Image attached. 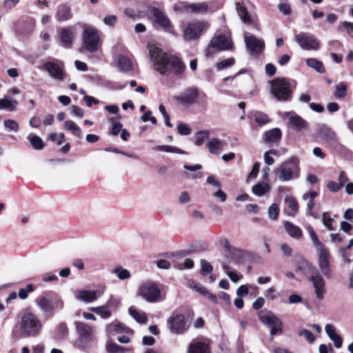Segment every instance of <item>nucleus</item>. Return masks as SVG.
<instances>
[{"instance_id":"dca6fc26","label":"nucleus","mask_w":353,"mask_h":353,"mask_svg":"<svg viewBox=\"0 0 353 353\" xmlns=\"http://www.w3.org/2000/svg\"><path fill=\"white\" fill-rule=\"evenodd\" d=\"M148 14L155 23L158 24L162 28L165 29L170 26L169 19L165 13L159 9L154 7L149 8Z\"/></svg>"},{"instance_id":"1a4fd4ad","label":"nucleus","mask_w":353,"mask_h":353,"mask_svg":"<svg viewBox=\"0 0 353 353\" xmlns=\"http://www.w3.org/2000/svg\"><path fill=\"white\" fill-rule=\"evenodd\" d=\"M304 265L311 270V274L308 276V279L312 284L316 297L319 300L323 299L326 293V289L323 276L316 272L314 268L310 263L305 262Z\"/></svg>"},{"instance_id":"c85d7f7f","label":"nucleus","mask_w":353,"mask_h":353,"mask_svg":"<svg viewBox=\"0 0 353 353\" xmlns=\"http://www.w3.org/2000/svg\"><path fill=\"white\" fill-rule=\"evenodd\" d=\"M117 65L119 70L123 72H129L134 68L132 60L125 55H120L118 57Z\"/></svg>"},{"instance_id":"6e6d98bb","label":"nucleus","mask_w":353,"mask_h":353,"mask_svg":"<svg viewBox=\"0 0 353 353\" xmlns=\"http://www.w3.org/2000/svg\"><path fill=\"white\" fill-rule=\"evenodd\" d=\"M48 139L53 142H57V145H61L64 141V134L63 133H52L49 134Z\"/></svg>"},{"instance_id":"9b49d317","label":"nucleus","mask_w":353,"mask_h":353,"mask_svg":"<svg viewBox=\"0 0 353 353\" xmlns=\"http://www.w3.org/2000/svg\"><path fill=\"white\" fill-rule=\"evenodd\" d=\"M83 46L90 52H94L98 49L99 35L97 30L92 27L85 28L82 34Z\"/></svg>"},{"instance_id":"2eb2a0df","label":"nucleus","mask_w":353,"mask_h":353,"mask_svg":"<svg viewBox=\"0 0 353 353\" xmlns=\"http://www.w3.org/2000/svg\"><path fill=\"white\" fill-rule=\"evenodd\" d=\"M245 42L248 49L252 54H259L264 49L263 40L259 39L249 32L244 34Z\"/></svg>"},{"instance_id":"6e6552de","label":"nucleus","mask_w":353,"mask_h":353,"mask_svg":"<svg viewBox=\"0 0 353 353\" xmlns=\"http://www.w3.org/2000/svg\"><path fill=\"white\" fill-rule=\"evenodd\" d=\"M232 42L231 39L225 35L214 36L212 38L207 49L205 50V56L207 57H212L215 52L228 50L232 49Z\"/></svg>"},{"instance_id":"0eeeda50","label":"nucleus","mask_w":353,"mask_h":353,"mask_svg":"<svg viewBox=\"0 0 353 353\" xmlns=\"http://www.w3.org/2000/svg\"><path fill=\"white\" fill-rule=\"evenodd\" d=\"M137 294L149 303L159 302L162 299L159 288L152 281H146L140 285Z\"/></svg>"},{"instance_id":"79ce46f5","label":"nucleus","mask_w":353,"mask_h":353,"mask_svg":"<svg viewBox=\"0 0 353 353\" xmlns=\"http://www.w3.org/2000/svg\"><path fill=\"white\" fill-rule=\"evenodd\" d=\"M307 65L314 69L319 73H323L325 72V68L322 62L319 61L316 59L311 58L306 60Z\"/></svg>"},{"instance_id":"5701e85b","label":"nucleus","mask_w":353,"mask_h":353,"mask_svg":"<svg viewBox=\"0 0 353 353\" xmlns=\"http://www.w3.org/2000/svg\"><path fill=\"white\" fill-rule=\"evenodd\" d=\"M226 145V143L223 141L219 140L216 138H211L206 145L210 153L219 154L224 150Z\"/></svg>"},{"instance_id":"e2e57ef3","label":"nucleus","mask_w":353,"mask_h":353,"mask_svg":"<svg viewBox=\"0 0 353 353\" xmlns=\"http://www.w3.org/2000/svg\"><path fill=\"white\" fill-rule=\"evenodd\" d=\"M265 296L268 299L274 300V299H277L278 294L276 292L275 288L273 287H271L267 290V291L265 292Z\"/></svg>"},{"instance_id":"2f4dec72","label":"nucleus","mask_w":353,"mask_h":353,"mask_svg":"<svg viewBox=\"0 0 353 353\" xmlns=\"http://www.w3.org/2000/svg\"><path fill=\"white\" fill-rule=\"evenodd\" d=\"M72 17L70 8L65 5H60L57 8L56 18L59 21L70 19Z\"/></svg>"},{"instance_id":"f3484780","label":"nucleus","mask_w":353,"mask_h":353,"mask_svg":"<svg viewBox=\"0 0 353 353\" xmlns=\"http://www.w3.org/2000/svg\"><path fill=\"white\" fill-rule=\"evenodd\" d=\"M208 5L205 3H198L192 4L180 3L174 6L175 10H181L186 13H204L208 11Z\"/></svg>"},{"instance_id":"7ed1b4c3","label":"nucleus","mask_w":353,"mask_h":353,"mask_svg":"<svg viewBox=\"0 0 353 353\" xmlns=\"http://www.w3.org/2000/svg\"><path fill=\"white\" fill-rule=\"evenodd\" d=\"M274 174L276 179L282 182L297 179L300 174L299 159L296 157H291L274 169Z\"/></svg>"},{"instance_id":"c9c22d12","label":"nucleus","mask_w":353,"mask_h":353,"mask_svg":"<svg viewBox=\"0 0 353 353\" xmlns=\"http://www.w3.org/2000/svg\"><path fill=\"white\" fill-rule=\"evenodd\" d=\"M270 190V185L265 182H260L256 184L252 188V192L258 196H262Z\"/></svg>"},{"instance_id":"bf43d9fd","label":"nucleus","mask_w":353,"mask_h":353,"mask_svg":"<svg viewBox=\"0 0 353 353\" xmlns=\"http://www.w3.org/2000/svg\"><path fill=\"white\" fill-rule=\"evenodd\" d=\"M323 222L328 230H334V228L332 227L333 219L330 217L327 212H324L323 214Z\"/></svg>"},{"instance_id":"4c0bfd02","label":"nucleus","mask_w":353,"mask_h":353,"mask_svg":"<svg viewBox=\"0 0 353 353\" xmlns=\"http://www.w3.org/2000/svg\"><path fill=\"white\" fill-rule=\"evenodd\" d=\"M236 12L241 18V21L244 23H251L252 19L249 17L248 11L245 7H243L240 3L236 2L235 3Z\"/></svg>"},{"instance_id":"9d476101","label":"nucleus","mask_w":353,"mask_h":353,"mask_svg":"<svg viewBox=\"0 0 353 353\" xmlns=\"http://www.w3.org/2000/svg\"><path fill=\"white\" fill-rule=\"evenodd\" d=\"M209 27L208 22L194 21L188 23L183 30V37L185 40H196L199 39L202 33Z\"/></svg>"},{"instance_id":"20e7f679","label":"nucleus","mask_w":353,"mask_h":353,"mask_svg":"<svg viewBox=\"0 0 353 353\" xmlns=\"http://www.w3.org/2000/svg\"><path fill=\"white\" fill-rule=\"evenodd\" d=\"M271 93L279 101H287L291 100L292 90L296 86L293 80L285 78H276L270 82Z\"/></svg>"},{"instance_id":"49530a36","label":"nucleus","mask_w":353,"mask_h":353,"mask_svg":"<svg viewBox=\"0 0 353 353\" xmlns=\"http://www.w3.org/2000/svg\"><path fill=\"white\" fill-rule=\"evenodd\" d=\"M112 272L117 275L120 280H125L130 278V272L121 267H117L112 270Z\"/></svg>"},{"instance_id":"603ef678","label":"nucleus","mask_w":353,"mask_h":353,"mask_svg":"<svg viewBox=\"0 0 353 353\" xmlns=\"http://www.w3.org/2000/svg\"><path fill=\"white\" fill-rule=\"evenodd\" d=\"M4 126L8 131L17 132L19 130V124L13 119H6L4 121Z\"/></svg>"},{"instance_id":"423d86ee","label":"nucleus","mask_w":353,"mask_h":353,"mask_svg":"<svg viewBox=\"0 0 353 353\" xmlns=\"http://www.w3.org/2000/svg\"><path fill=\"white\" fill-rule=\"evenodd\" d=\"M21 332L26 337L37 336L42 329V323L32 313H27L22 316L20 322Z\"/></svg>"},{"instance_id":"774afa93","label":"nucleus","mask_w":353,"mask_h":353,"mask_svg":"<svg viewBox=\"0 0 353 353\" xmlns=\"http://www.w3.org/2000/svg\"><path fill=\"white\" fill-rule=\"evenodd\" d=\"M212 196L220 200L221 202H225L227 199L226 194L219 188L217 192H214Z\"/></svg>"},{"instance_id":"052dcab7","label":"nucleus","mask_w":353,"mask_h":353,"mask_svg":"<svg viewBox=\"0 0 353 353\" xmlns=\"http://www.w3.org/2000/svg\"><path fill=\"white\" fill-rule=\"evenodd\" d=\"M194 266V262L190 259H186L183 263H176L174 267L179 270H183L184 268H192Z\"/></svg>"},{"instance_id":"ea45409f","label":"nucleus","mask_w":353,"mask_h":353,"mask_svg":"<svg viewBox=\"0 0 353 353\" xmlns=\"http://www.w3.org/2000/svg\"><path fill=\"white\" fill-rule=\"evenodd\" d=\"M65 129L70 131L74 136L78 138L82 137L81 128L72 121H66L64 123Z\"/></svg>"},{"instance_id":"a19ab883","label":"nucleus","mask_w":353,"mask_h":353,"mask_svg":"<svg viewBox=\"0 0 353 353\" xmlns=\"http://www.w3.org/2000/svg\"><path fill=\"white\" fill-rule=\"evenodd\" d=\"M254 119L255 123L260 127L267 124L270 121L268 116L261 111H256L254 112Z\"/></svg>"},{"instance_id":"ddd939ff","label":"nucleus","mask_w":353,"mask_h":353,"mask_svg":"<svg viewBox=\"0 0 353 353\" xmlns=\"http://www.w3.org/2000/svg\"><path fill=\"white\" fill-rule=\"evenodd\" d=\"M168 326L169 330L175 334H182L188 329V325L183 314H176L170 316L168 320Z\"/></svg>"},{"instance_id":"6ab92c4d","label":"nucleus","mask_w":353,"mask_h":353,"mask_svg":"<svg viewBox=\"0 0 353 353\" xmlns=\"http://www.w3.org/2000/svg\"><path fill=\"white\" fill-rule=\"evenodd\" d=\"M318 136L330 145L336 146L338 144L335 132L326 125H323L319 128Z\"/></svg>"},{"instance_id":"aec40b11","label":"nucleus","mask_w":353,"mask_h":353,"mask_svg":"<svg viewBox=\"0 0 353 353\" xmlns=\"http://www.w3.org/2000/svg\"><path fill=\"white\" fill-rule=\"evenodd\" d=\"M288 114L289 124L294 130L301 132L308 129L307 123L299 115L293 112H289Z\"/></svg>"},{"instance_id":"bb28decb","label":"nucleus","mask_w":353,"mask_h":353,"mask_svg":"<svg viewBox=\"0 0 353 353\" xmlns=\"http://www.w3.org/2000/svg\"><path fill=\"white\" fill-rule=\"evenodd\" d=\"M106 331L109 333H130L132 332L130 328L117 321L108 324L106 325Z\"/></svg>"},{"instance_id":"864d4df0","label":"nucleus","mask_w":353,"mask_h":353,"mask_svg":"<svg viewBox=\"0 0 353 353\" xmlns=\"http://www.w3.org/2000/svg\"><path fill=\"white\" fill-rule=\"evenodd\" d=\"M268 216L270 219L276 220L278 218L279 213V208L277 204H272L268 209Z\"/></svg>"},{"instance_id":"4d7b16f0","label":"nucleus","mask_w":353,"mask_h":353,"mask_svg":"<svg viewBox=\"0 0 353 353\" xmlns=\"http://www.w3.org/2000/svg\"><path fill=\"white\" fill-rule=\"evenodd\" d=\"M200 263H201V271L202 274H208L212 271V270H213L212 266L206 260L201 259L200 261Z\"/></svg>"},{"instance_id":"f704fd0d","label":"nucleus","mask_w":353,"mask_h":353,"mask_svg":"<svg viewBox=\"0 0 353 353\" xmlns=\"http://www.w3.org/2000/svg\"><path fill=\"white\" fill-rule=\"evenodd\" d=\"M229 254L230 259L228 260V261H234L236 263H242L245 256V252L243 250L239 249L235 247L233 249H232V251L229 253Z\"/></svg>"},{"instance_id":"4be33fe9","label":"nucleus","mask_w":353,"mask_h":353,"mask_svg":"<svg viewBox=\"0 0 353 353\" xmlns=\"http://www.w3.org/2000/svg\"><path fill=\"white\" fill-rule=\"evenodd\" d=\"M199 97L198 90L194 88H189L179 97V100L186 104L195 103Z\"/></svg>"},{"instance_id":"cd10ccee","label":"nucleus","mask_w":353,"mask_h":353,"mask_svg":"<svg viewBox=\"0 0 353 353\" xmlns=\"http://www.w3.org/2000/svg\"><path fill=\"white\" fill-rule=\"evenodd\" d=\"M188 353H209L208 346L203 342L194 340L189 345Z\"/></svg>"},{"instance_id":"f257e3e1","label":"nucleus","mask_w":353,"mask_h":353,"mask_svg":"<svg viewBox=\"0 0 353 353\" xmlns=\"http://www.w3.org/2000/svg\"><path fill=\"white\" fill-rule=\"evenodd\" d=\"M149 55L153 63V68L161 74H179L185 69V65L175 57H170L155 45L149 44Z\"/></svg>"},{"instance_id":"473e14b6","label":"nucleus","mask_w":353,"mask_h":353,"mask_svg":"<svg viewBox=\"0 0 353 353\" xmlns=\"http://www.w3.org/2000/svg\"><path fill=\"white\" fill-rule=\"evenodd\" d=\"M129 314L138 323L145 324L148 321V317L145 312L137 310L134 307H130L128 310Z\"/></svg>"},{"instance_id":"58836bf2","label":"nucleus","mask_w":353,"mask_h":353,"mask_svg":"<svg viewBox=\"0 0 353 353\" xmlns=\"http://www.w3.org/2000/svg\"><path fill=\"white\" fill-rule=\"evenodd\" d=\"M90 310L97 314L103 319H108L111 316V311L110 310L109 306L107 305L98 306V307H92L90 308Z\"/></svg>"},{"instance_id":"09e8293b","label":"nucleus","mask_w":353,"mask_h":353,"mask_svg":"<svg viewBox=\"0 0 353 353\" xmlns=\"http://www.w3.org/2000/svg\"><path fill=\"white\" fill-rule=\"evenodd\" d=\"M223 269L226 272L227 275L230 279V280L236 283L238 282L241 279L243 278L242 275H239L236 272L234 271H229V266L226 264H223L222 265Z\"/></svg>"},{"instance_id":"de8ad7c7","label":"nucleus","mask_w":353,"mask_h":353,"mask_svg":"<svg viewBox=\"0 0 353 353\" xmlns=\"http://www.w3.org/2000/svg\"><path fill=\"white\" fill-rule=\"evenodd\" d=\"M209 136L210 132L208 130L197 132L195 134V145L197 146L201 145L205 140L209 137Z\"/></svg>"},{"instance_id":"39448f33","label":"nucleus","mask_w":353,"mask_h":353,"mask_svg":"<svg viewBox=\"0 0 353 353\" xmlns=\"http://www.w3.org/2000/svg\"><path fill=\"white\" fill-rule=\"evenodd\" d=\"M35 302L46 319L52 316L56 310L63 307V302L59 296L50 297V294L48 292L39 296Z\"/></svg>"},{"instance_id":"f03ea898","label":"nucleus","mask_w":353,"mask_h":353,"mask_svg":"<svg viewBox=\"0 0 353 353\" xmlns=\"http://www.w3.org/2000/svg\"><path fill=\"white\" fill-rule=\"evenodd\" d=\"M307 230L310 238L316 248L319 249L318 266L322 274L327 279H331L334 275V271L331 266V255L327 249L325 248L311 226H307Z\"/></svg>"},{"instance_id":"3c124183","label":"nucleus","mask_w":353,"mask_h":353,"mask_svg":"<svg viewBox=\"0 0 353 353\" xmlns=\"http://www.w3.org/2000/svg\"><path fill=\"white\" fill-rule=\"evenodd\" d=\"M68 327L65 323H60L57 328V336L59 339H64L68 335Z\"/></svg>"},{"instance_id":"4468645a","label":"nucleus","mask_w":353,"mask_h":353,"mask_svg":"<svg viewBox=\"0 0 353 353\" xmlns=\"http://www.w3.org/2000/svg\"><path fill=\"white\" fill-rule=\"evenodd\" d=\"M76 328L79 335L82 347H88L93 339L92 327L83 322L78 321L76 323Z\"/></svg>"},{"instance_id":"69168bd1","label":"nucleus","mask_w":353,"mask_h":353,"mask_svg":"<svg viewBox=\"0 0 353 353\" xmlns=\"http://www.w3.org/2000/svg\"><path fill=\"white\" fill-rule=\"evenodd\" d=\"M341 26L344 28L349 36L353 37V23L344 21L341 23Z\"/></svg>"},{"instance_id":"c756f323","label":"nucleus","mask_w":353,"mask_h":353,"mask_svg":"<svg viewBox=\"0 0 353 353\" xmlns=\"http://www.w3.org/2000/svg\"><path fill=\"white\" fill-rule=\"evenodd\" d=\"M17 105V101L11 97L6 96L3 99H0V110L6 109L13 112L16 110Z\"/></svg>"},{"instance_id":"13d9d810","label":"nucleus","mask_w":353,"mask_h":353,"mask_svg":"<svg viewBox=\"0 0 353 353\" xmlns=\"http://www.w3.org/2000/svg\"><path fill=\"white\" fill-rule=\"evenodd\" d=\"M177 130L181 135H188L191 132V130L186 123H179L177 126Z\"/></svg>"},{"instance_id":"a878e982","label":"nucleus","mask_w":353,"mask_h":353,"mask_svg":"<svg viewBox=\"0 0 353 353\" xmlns=\"http://www.w3.org/2000/svg\"><path fill=\"white\" fill-rule=\"evenodd\" d=\"M44 68L50 75L57 80L63 79V72L61 68L53 62H48L44 65Z\"/></svg>"},{"instance_id":"338daca9","label":"nucleus","mask_w":353,"mask_h":353,"mask_svg":"<svg viewBox=\"0 0 353 353\" xmlns=\"http://www.w3.org/2000/svg\"><path fill=\"white\" fill-rule=\"evenodd\" d=\"M278 8L280 12L283 13L285 15L290 14L291 12V8L289 4L285 3H281L279 5Z\"/></svg>"},{"instance_id":"5fc2aeb1","label":"nucleus","mask_w":353,"mask_h":353,"mask_svg":"<svg viewBox=\"0 0 353 353\" xmlns=\"http://www.w3.org/2000/svg\"><path fill=\"white\" fill-rule=\"evenodd\" d=\"M298 334L300 336H304L306 339V340L310 343H313L315 341V337L314 336L312 333L308 330L303 329L299 330L298 331Z\"/></svg>"},{"instance_id":"412c9836","label":"nucleus","mask_w":353,"mask_h":353,"mask_svg":"<svg viewBox=\"0 0 353 353\" xmlns=\"http://www.w3.org/2000/svg\"><path fill=\"white\" fill-rule=\"evenodd\" d=\"M100 296V293L97 290H80L75 293L77 299L85 303H92L96 301Z\"/></svg>"},{"instance_id":"a18cd8bd","label":"nucleus","mask_w":353,"mask_h":353,"mask_svg":"<svg viewBox=\"0 0 353 353\" xmlns=\"http://www.w3.org/2000/svg\"><path fill=\"white\" fill-rule=\"evenodd\" d=\"M106 350L108 353H124L125 352H130L129 350H126L111 341L107 343Z\"/></svg>"},{"instance_id":"37998d69","label":"nucleus","mask_w":353,"mask_h":353,"mask_svg":"<svg viewBox=\"0 0 353 353\" xmlns=\"http://www.w3.org/2000/svg\"><path fill=\"white\" fill-rule=\"evenodd\" d=\"M28 139L30 141L32 146L35 150H41L43 148V147H44L43 142L42 139L39 136H37L36 134H30L28 135Z\"/></svg>"},{"instance_id":"0e129e2a","label":"nucleus","mask_w":353,"mask_h":353,"mask_svg":"<svg viewBox=\"0 0 353 353\" xmlns=\"http://www.w3.org/2000/svg\"><path fill=\"white\" fill-rule=\"evenodd\" d=\"M327 189L332 192H336L341 189V185L335 181H329L327 184Z\"/></svg>"},{"instance_id":"c03bdc74","label":"nucleus","mask_w":353,"mask_h":353,"mask_svg":"<svg viewBox=\"0 0 353 353\" xmlns=\"http://www.w3.org/2000/svg\"><path fill=\"white\" fill-rule=\"evenodd\" d=\"M347 95V85L344 82H340L336 85L334 96L338 99H343Z\"/></svg>"},{"instance_id":"393cba45","label":"nucleus","mask_w":353,"mask_h":353,"mask_svg":"<svg viewBox=\"0 0 353 353\" xmlns=\"http://www.w3.org/2000/svg\"><path fill=\"white\" fill-rule=\"evenodd\" d=\"M285 230L290 236L295 239H300L303 236L301 229L290 221H284Z\"/></svg>"},{"instance_id":"e433bc0d","label":"nucleus","mask_w":353,"mask_h":353,"mask_svg":"<svg viewBox=\"0 0 353 353\" xmlns=\"http://www.w3.org/2000/svg\"><path fill=\"white\" fill-rule=\"evenodd\" d=\"M154 150L157 152H168V153H175V154H185L186 152L180 148L172 146V145H157L154 148Z\"/></svg>"},{"instance_id":"b1692460","label":"nucleus","mask_w":353,"mask_h":353,"mask_svg":"<svg viewBox=\"0 0 353 353\" xmlns=\"http://www.w3.org/2000/svg\"><path fill=\"white\" fill-rule=\"evenodd\" d=\"M285 213L288 216H294L299 211V204L293 196H286L285 200Z\"/></svg>"},{"instance_id":"8fccbe9b","label":"nucleus","mask_w":353,"mask_h":353,"mask_svg":"<svg viewBox=\"0 0 353 353\" xmlns=\"http://www.w3.org/2000/svg\"><path fill=\"white\" fill-rule=\"evenodd\" d=\"M234 63V59L233 58H228L217 62L216 64V68L219 71H220L232 66Z\"/></svg>"},{"instance_id":"f8f14e48","label":"nucleus","mask_w":353,"mask_h":353,"mask_svg":"<svg viewBox=\"0 0 353 353\" xmlns=\"http://www.w3.org/2000/svg\"><path fill=\"white\" fill-rule=\"evenodd\" d=\"M294 40L303 50H317L320 47L319 40L314 35L308 33L301 32L294 37Z\"/></svg>"},{"instance_id":"a211bd4d","label":"nucleus","mask_w":353,"mask_h":353,"mask_svg":"<svg viewBox=\"0 0 353 353\" xmlns=\"http://www.w3.org/2000/svg\"><path fill=\"white\" fill-rule=\"evenodd\" d=\"M261 322L270 327L271 335H275L281 332L283 323L281 321L273 314L265 315L260 318Z\"/></svg>"},{"instance_id":"72a5a7b5","label":"nucleus","mask_w":353,"mask_h":353,"mask_svg":"<svg viewBox=\"0 0 353 353\" xmlns=\"http://www.w3.org/2000/svg\"><path fill=\"white\" fill-rule=\"evenodd\" d=\"M281 131L279 128H274L265 132L264 138L266 142L276 143L281 139Z\"/></svg>"},{"instance_id":"680f3d73","label":"nucleus","mask_w":353,"mask_h":353,"mask_svg":"<svg viewBox=\"0 0 353 353\" xmlns=\"http://www.w3.org/2000/svg\"><path fill=\"white\" fill-rule=\"evenodd\" d=\"M117 21L116 15H109L103 19V23L108 26L114 27Z\"/></svg>"},{"instance_id":"7c9ffc66","label":"nucleus","mask_w":353,"mask_h":353,"mask_svg":"<svg viewBox=\"0 0 353 353\" xmlns=\"http://www.w3.org/2000/svg\"><path fill=\"white\" fill-rule=\"evenodd\" d=\"M74 34L69 29H62L60 32L61 43L65 48H70Z\"/></svg>"}]
</instances>
